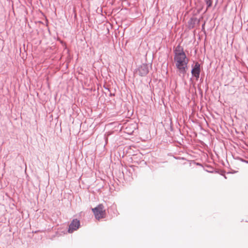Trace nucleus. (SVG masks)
I'll return each instance as SVG.
<instances>
[{"label": "nucleus", "instance_id": "423d86ee", "mask_svg": "<svg viewBox=\"0 0 248 248\" xmlns=\"http://www.w3.org/2000/svg\"><path fill=\"white\" fill-rule=\"evenodd\" d=\"M204 1L207 6V9H208V8H209L210 7H211L212 6V0H204Z\"/></svg>", "mask_w": 248, "mask_h": 248}, {"label": "nucleus", "instance_id": "7ed1b4c3", "mask_svg": "<svg viewBox=\"0 0 248 248\" xmlns=\"http://www.w3.org/2000/svg\"><path fill=\"white\" fill-rule=\"evenodd\" d=\"M149 72V66L147 64H142L135 70V73L140 76H145Z\"/></svg>", "mask_w": 248, "mask_h": 248}, {"label": "nucleus", "instance_id": "20e7f679", "mask_svg": "<svg viewBox=\"0 0 248 248\" xmlns=\"http://www.w3.org/2000/svg\"><path fill=\"white\" fill-rule=\"evenodd\" d=\"M80 226V221L78 219H74L70 224L68 230L69 233H72L77 230Z\"/></svg>", "mask_w": 248, "mask_h": 248}, {"label": "nucleus", "instance_id": "0eeeda50", "mask_svg": "<svg viewBox=\"0 0 248 248\" xmlns=\"http://www.w3.org/2000/svg\"><path fill=\"white\" fill-rule=\"evenodd\" d=\"M192 22V19H191L189 21L188 23H189V27L190 28H193L194 27V25H191L190 24L191 23V22Z\"/></svg>", "mask_w": 248, "mask_h": 248}, {"label": "nucleus", "instance_id": "f257e3e1", "mask_svg": "<svg viewBox=\"0 0 248 248\" xmlns=\"http://www.w3.org/2000/svg\"><path fill=\"white\" fill-rule=\"evenodd\" d=\"M174 62L179 76H184L188 68L189 59L184 51L183 47L178 45L173 50Z\"/></svg>", "mask_w": 248, "mask_h": 248}, {"label": "nucleus", "instance_id": "39448f33", "mask_svg": "<svg viewBox=\"0 0 248 248\" xmlns=\"http://www.w3.org/2000/svg\"><path fill=\"white\" fill-rule=\"evenodd\" d=\"M200 65L197 62L195 63L194 66L192 68L191 70L192 76L195 77L197 80H198L200 77Z\"/></svg>", "mask_w": 248, "mask_h": 248}, {"label": "nucleus", "instance_id": "f03ea898", "mask_svg": "<svg viewBox=\"0 0 248 248\" xmlns=\"http://www.w3.org/2000/svg\"><path fill=\"white\" fill-rule=\"evenodd\" d=\"M103 204H100L97 205L96 207L93 208L92 211L95 216V217L99 220L101 218L105 217V210Z\"/></svg>", "mask_w": 248, "mask_h": 248}, {"label": "nucleus", "instance_id": "6e6552de", "mask_svg": "<svg viewBox=\"0 0 248 248\" xmlns=\"http://www.w3.org/2000/svg\"><path fill=\"white\" fill-rule=\"evenodd\" d=\"M246 162H247V163H248V161H246Z\"/></svg>", "mask_w": 248, "mask_h": 248}]
</instances>
